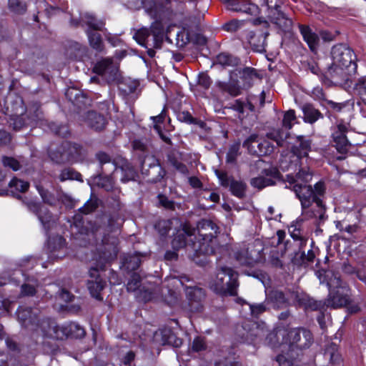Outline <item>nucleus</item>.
I'll list each match as a JSON object with an SVG mask.
<instances>
[{"label": "nucleus", "mask_w": 366, "mask_h": 366, "mask_svg": "<svg viewBox=\"0 0 366 366\" xmlns=\"http://www.w3.org/2000/svg\"><path fill=\"white\" fill-rule=\"evenodd\" d=\"M292 190L300 201L303 215L307 218L315 217L320 221L325 220V207L322 201L325 193L323 182H317L314 189L307 184L296 183L293 185Z\"/></svg>", "instance_id": "f257e3e1"}, {"label": "nucleus", "mask_w": 366, "mask_h": 366, "mask_svg": "<svg viewBox=\"0 0 366 366\" xmlns=\"http://www.w3.org/2000/svg\"><path fill=\"white\" fill-rule=\"evenodd\" d=\"M82 239L88 241L89 244H96L99 254V259L104 262H109L117 255L115 239L109 242V237L106 235L104 225L98 222L94 224L90 223L89 227L81 226L78 231Z\"/></svg>", "instance_id": "f03ea898"}, {"label": "nucleus", "mask_w": 366, "mask_h": 366, "mask_svg": "<svg viewBox=\"0 0 366 366\" xmlns=\"http://www.w3.org/2000/svg\"><path fill=\"white\" fill-rule=\"evenodd\" d=\"M196 230V242L189 244L194 251V261L197 264L203 263L195 258L200 255H209L215 252L217 246L216 236L219 232L217 225L210 219H202L198 222Z\"/></svg>", "instance_id": "7ed1b4c3"}, {"label": "nucleus", "mask_w": 366, "mask_h": 366, "mask_svg": "<svg viewBox=\"0 0 366 366\" xmlns=\"http://www.w3.org/2000/svg\"><path fill=\"white\" fill-rule=\"evenodd\" d=\"M130 9H139L143 8L145 13L154 19L151 25V32L154 39L162 35V26L160 19L169 9V0H120Z\"/></svg>", "instance_id": "20e7f679"}, {"label": "nucleus", "mask_w": 366, "mask_h": 366, "mask_svg": "<svg viewBox=\"0 0 366 366\" xmlns=\"http://www.w3.org/2000/svg\"><path fill=\"white\" fill-rule=\"evenodd\" d=\"M239 274L232 267L222 266L217 269L214 277L209 283L212 291L220 296H237Z\"/></svg>", "instance_id": "39448f33"}, {"label": "nucleus", "mask_w": 366, "mask_h": 366, "mask_svg": "<svg viewBox=\"0 0 366 366\" xmlns=\"http://www.w3.org/2000/svg\"><path fill=\"white\" fill-rule=\"evenodd\" d=\"M282 337V342L286 347L293 350L294 347L303 350L310 347L313 342L311 332L305 328H294L290 330L282 327L270 335V338Z\"/></svg>", "instance_id": "423d86ee"}, {"label": "nucleus", "mask_w": 366, "mask_h": 366, "mask_svg": "<svg viewBox=\"0 0 366 366\" xmlns=\"http://www.w3.org/2000/svg\"><path fill=\"white\" fill-rule=\"evenodd\" d=\"M17 320L21 325L29 330H40L44 335L49 334V319L40 320L37 310L21 306L16 311Z\"/></svg>", "instance_id": "0eeeda50"}, {"label": "nucleus", "mask_w": 366, "mask_h": 366, "mask_svg": "<svg viewBox=\"0 0 366 366\" xmlns=\"http://www.w3.org/2000/svg\"><path fill=\"white\" fill-rule=\"evenodd\" d=\"M330 274H331V272H326L325 276L329 277ZM327 285L330 291L327 305L334 308L346 305L348 302L347 290L342 285L340 277L337 274H332Z\"/></svg>", "instance_id": "6e6552de"}, {"label": "nucleus", "mask_w": 366, "mask_h": 366, "mask_svg": "<svg viewBox=\"0 0 366 366\" xmlns=\"http://www.w3.org/2000/svg\"><path fill=\"white\" fill-rule=\"evenodd\" d=\"M331 55L335 65L346 67L352 71H356L355 55L350 48L344 44L335 45L332 49Z\"/></svg>", "instance_id": "1a4fd4ad"}, {"label": "nucleus", "mask_w": 366, "mask_h": 366, "mask_svg": "<svg viewBox=\"0 0 366 366\" xmlns=\"http://www.w3.org/2000/svg\"><path fill=\"white\" fill-rule=\"evenodd\" d=\"M88 26L86 34L90 46L98 51L103 49V42L102 36L97 31H101L104 28V22L102 20H97L94 16L86 14L84 19H82Z\"/></svg>", "instance_id": "9d476101"}, {"label": "nucleus", "mask_w": 366, "mask_h": 366, "mask_svg": "<svg viewBox=\"0 0 366 366\" xmlns=\"http://www.w3.org/2000/svg\"><path fill=\"white\" fill-rule=\"evenodd\" d=\"M142 174L147 178V182L156 183L162 180L166 174L165 170L153 157H146L141 166Z\"/></svg>", "instance_id": "9b49d317"}, {"label": "nucleus", "mask_w": 366, "mask_h": 366, "mask_svg": "<svg viewBox=\"0 0 366 366\" xmlns=\"http://www.w3.org/2000/svg\"><path fill=\"white\" fill-rule=\"evenodd\" d=\"M248 152L254 155L264 156L271 154L274 147L268 139L259 138L257 134L250 135L243 143Z\"/></svg>", "instance_id": "f8f14e48"}, {"label": "nucleus", "mask_w": 366, "mask_h": 366, "mask_svg": "<svg viewBox=\"0 0 366 366\" xmlns=\"http://www.w3.org/2000/svg\"><path fill=\"white\" fill-rule=\"evenodd\" d=\"M355 72L350 71L346 67L335 65L334 61H332L331 66L324 73L323 76L328 83L342 86L347 84L350 76Z\"/></svg>", "instance_id": "ddd939ff"}, {"label": "nucleus", "mask_w": 366, "mask_h": 366, "mask_svg": "<svg viewBox=\"0 0 366 366\" xmlns=\"http://www.w3.org/2000/svg\"><path fill=\"white\" fill-rule=\"evenodd\" d=\"M196 239L197 235L195 229L186 224L184 225L182 230L178 232L174 237L172 244L174 249H179L186 247L188 251L194 253V251L192 249L189 244H192V242H196ZM189 255L194 259V254H189Z\"/></svg>", "instance_id": "4468645a"}, {"label": "nucleus", "mask_w": 366, "mask_h": 366, "mask_svg": "<svg viewBox=\"0 0 366 366\" xmlns=\"http://www.w3.org/2000/svg\"><path fill=\"white\" fill-rule=\"evenodd\" d=\"M49 329V334L47 335H51V331L53 330L56 333V337L57 338H63L64 336L72 338H82L86 334L84 329L76 322H70L60 327L51 321Z\"/></svg>", "instance_id": "2eb2a0df"}, {"label": "nucleus", "mask_w": 366, "mask_h": 366, "mask_svg": "<svg viewBox=\"0 0 366 366\" xmlns=\"http://www.w3.org/2000/svg\"><path fill=\"white\" fill-rule=\"evenodd\" d=\"M94 72L102 76L107 81H112L117 78L119 65L112 59L105 58L98 61L94 68Z\"/></svg>", "instance_id": "dca6fc26"}, {"label": "nucleus", "mask_w": 366, "mask_h": 366, "mask_svg": "<svg viewBox=\"0 0 366 366\" xmlns=\"http://www.w3.org/2000/svg\"><path fill=\"white\" fill-rule=\"evenodd\" d=\"M185 293L192 312H200L202 309V302L205 297L203 289L196 286H186Z\"/></svg>", "instance_id": "f3484780"}, {"label": "nucleus", "mask_w": 366, "mask_h": 366, "mask_svg": "<svg viewBox=\"0 0 366 366\" xmlns=\"http://www.w3.org/2000/svg\"><path fill=\"white\" fill-rule=\"evenodd\" d=\"M267 36V32L256 35L251 31H244L241 38L247 41L254 51L262 53L265 51L266 39Z\"/></svg>", "instance_id": "a211bd4d"}, {"label": "nucleus", "mask_w": 366, "mask_h": 366, "mask_svg": "<svg viewBox=\"0 0 366 366\" xmlns=\"http://www.w3.org/2000/svg\"><path fill=\"white\" fill-rule=\"evenodd\" d=\"M89 274L92 279L88 280V289L92 297L97 300H102L100 292L104 288L106 282L99 277L98 270L96 268H92L89 270Z\"/></svg>", "instance_id": "6ab92c4d"}, {"label": "nucleus", "mask_w": 366, "mask_h": 366, "mask_svg": "<svg viewBox=\"0 0 366 366\" xmlns=\"http://www.w3.org/2000/svg\"><path fill=\"white\" fill-rule=\"evenodd\" d=\"M228 10L242 12L249 14H254L257 11V6L251 3H247L245 0H221Z\"/></svg>", "instance_id": "aec40b11"}, {"label": "nucleus", "mask_w": 366, "mask_h": 366, "mask_svg": "<svg viewBox=\"0 0 366 366\" xmlns=\"http://www.w3.org/2000/svg\"><path fill=\"white\" fill-rule=\"evenodd\" d=\"M347 132V126L340 123L337 124V130L332 134L336 149L342 154L346 153L350 147V144L346 137Z\"/></svg>", "instance_id": "412c9836"}, {"label": "nucleus", "mask_w": 366, "mask_h": 366, "mask_svg": "<svg viewBox=\"0 0 366 366\" xmlns=\"http://www.w3.org/2000/svg\"><path fill=\"white\" fill-rule=\"evenodd\" d=\"M154 341L160 345H169L174 347H179L182 345V340L177 338L170 329L165 328L159 330L154 333Z\"/></svg>", "instance_id": "4be33fe9"}, {"label": "nucleus", "mask_w": 366, "mask_h": 366, "mask_svg": "<svg viewBox=\"0 0 366 366\" xmlns=\"http://www.w3.org/2000/svg\"><path fill=\"white\" fill-rule=\"evenodd\" d=\"M268 18L272 23L278 26L285 32L290 31L292 27V21L282 12L280 9H273L271 14H268Z\"/></svg>", "instance_id": "5701e85b"}, {"label": "nucleus", "mask_w": 366, "mask_h": 366, "mask_svg": "<svg viewBox=\"0 0 366 366\" xmlns=\"http://www.w3.org/2000/svg\"><path fill=\"white\" fill-rule=\"evenodd\" d=\"M43 119V114L41 111L36 109L34 112V116L31 118H29L26 120L24 115H16L11 117L9 124L16 131L20 130L22 127L26 125H29L33 123H37L41 121Z\"/></svg>", "instance_id": "b1692460"}, {"label": "nucleus", "mask_w": 366, "mask_h": 366, "mask_svg": "<svg viewBox=\"0 0 366 366\" xmlns=\"http://www.w3.org/2000/svg\"><path fill=\"white\" fill-rule=\"evenodd\" d=\"M299 28L304 41L307 44L311 51H316L320 42L317 34L313 32L308 26L299 25Z\"/></svg>", "instance_id": "393cba45"}, {"label": "nucleus", "mask_w": 366, "mask_h": 366, "mask_svg": "<svg viewBox=\"0 0 366 366\" xmlns=\"http://www.w3.org/2000/svg\"><path fill=\"white\" fill-rule=\"evenodd\" d=\"M86 124L96 131L102 130L106 125L104 117L96 112H88L84 117Z\"/></svg>", "instance_id": "a878e982"}, {"label": "nucleus", "mask_w": 366, "mask_h": 366, "mask_svg": "<svg viewBox=\"0 0 366 366\" xmlns=\"http://www.w3.org/2000/svg\"><path fill=\"white\" fill-rule=\"evenodd\" d=\"M311 150V142L305 137L300 136L292 148V153L298 158L307 157Z\"/></svg>", "instance_id": "bb28decb"}, {"label": "nucleus", "mask_w": 366, "mask_h": 366, "mask_svg": "<svg viewBox=\"0 0 366 366\" xmlns=\"http://www.w3.org/2000/svg\"><path fill=\"white\" fill-rule=\"evenodd\" d=\"M265 175H260L257 177H254L250 180V184L255 188L259 189H262L266 187L273 185L274 182L272 180V177H275L277 176L276 172L272 171H264Z\"/></svg>", "instance_id": "cd10ccee"}, {"label": "nucleus", "mask_w": 366, "mask_h": 366, "mask_svg": "<svg viewBox=\"0 0 366 366\" xmlns=\"http://www.w3.org/2000/svg\"><path fill=\"white\" fill-rule=\"evenodd\" d=\"M30 209L37 214L39 219L43 224L44 227L46 229H49L51 224L54 222V220L53 217L49 212L48 209L36 204H31Z\"/></svg>", "instance_id": "c85d7f7f"}, {"label": "nucleus", "mask_w": 366, "mask_h": 366, "mask_svg": "<svg viewBox=\"0 0 366 366\" xmlns=\"http://www.w3.org/2000/svg\"><path fill=\"white\" fill-rule=\"evenodd\" d=\"M301 109L304 114L303 119L307 123L313 124L323 118L322 114L310 104L302 105Z\"/></svg>", "instance_id": "c756f323"}, {"label": "nucleus", "mask_w": 366, "mask_h": 366, "mask_svg": "<svg viewBox=\"0 0 366 366\" xmlns=\"http://www.w3.org/2000/svg\"><path fill=\"white\" fill-rule=\"evenodd\" d=\"M228 187L234 196L239 199L245 197L247 187L243 182L232 179Z\"/></svg>", "instance_id": "7c9ffc66"}, {"label": "nucleus", "mask_w": 366, "mask_h": 366, "mask_svg": "<svg viewBox=\"0 0 366 366\" xmlns=\"http://www.w3.org/2000/svg\"><path fill=\"white\" fill-rule=\"evenodd\" d=\"M120 170L122 174L121 178V181L122 182L135 180V178L137 176V172L133 166L128 162L124 163L120 168Z\"/></svg>", "instance_id": "2f4dec72"}, {"label": "nucleus", "mask_w": 366, "mask_h": 366, "mask_svg": "<svg viewBox=\"0 0 366 366\" xmlns=\"http://www.w3.org/2000/svg\"><path fill=\"white\" fill-rule=\"evenodd\" d=\"M241 78L248 86H250L254 80L259 79V76L255 69L246 67L241 72Z\"/></svg>", "instance_id": "473e14b6"}, {"label": "nucleus", "mask_w": 366, "mask_h": 366, "mask_svg": "<svg viewBox=\"0 0 366 366\" xmlns=\"http://www.w3.org/2000/svg\"><path fill=\"white\" fill-rule=\"evenodd\" d=\"M9 186L11 193L15 195V192H25L29 189V184L27 182L14 178L9 182Z\"/></svg>", "instance_id": "72a5a7b5"}, {"label": "nucleus", "mask_w": 366, "mask_h": 366, "mask_svg": "<svg viewBox=\"0 0 366 366\" xmlns=\"http://www.w3.org/2000/svg\"><path fill=\"white\" fill-rule=\"evenodd\" d=\"M141 254L136 252L134 254H129L124 258V267L128 270L137 269L141 264Z\"/></svg>", "instance_id": "f704fd0d"}, {"label": "nucleus", "mask_w": 366, "mask_h": 366, "mask_svg": "<svg viewBox=\"0 0 366 366\" xmlns=\"http://www.w3.org/2000/svg\"><path fill=\"white\" fill-rule=\"evenodd\" d=\"M38 282L36 280H28L27 282L21 285L20 295L21 297L34 296L36 292Z\"/></svg>", "instance_id": "c9c22d12"}, {"label": "nucleus", "mask_w": 366, "mask_h": 366, "mask_svg": "<svg viewBox=\"0 0 366 366\" xmlns=\"http://www.w3.org/2000/svg\"><path fill=\"white\" fill-rule=\"evenodd\" d=\"M287 179L290 183L294 184L300 183L299 182H302V184H306L311 180L312 174L309 171L302 169L296 174L295 178L287 175Z\"/></svg>", "instance_id": "e433bc0d"}, {"label": "nucleus", "mask_w": 366, "mask_h": 366, "mask_svg": "<svg viewBox=\"0 0 366 366\" xmlns=\"http://www.w3.org/2000/svg\"><path fill=\"white\" fill-rule=\"evenodd\" d=\"M325 357L332 363H335L340 360V355L337 352V346L332 342L327 345L325 351Z\"/></svg>", "instance_id": "4c0bfd02"}, {"label": "nucleus", "mask_w": 366, "mask_h": 366, "mask_svg": "<svg viewBox=\"0 0 366 366\" xmlns=\"http://www.w3.org/2000/svg\"><path fill=\"white\" fill-rule=\"evenodd\" d=\"M240 143L236 142L232 144L227 153L226 162L229 164H234L236 162L237 157L240 154Z\"/></svg>", "instance_id": "58836bf2"}, {"label": "nucleus", "mask_w": 366, "mask_h": 366, "mask_svg": "<svg viewBox=\"0 0 366 366\" xmlns=\"http://www.w3.org/2000/svg\"><path fill=\"white\" fill-rule=\"evenodd\" d=\"M355 91L366 105V77L360 79L354 86Z\"/></svg>", "instance_id": "ea45409f"}, {"label": "nucleus", "mask_w": 366, "mask_h": 366, "mask_svg": "<svg viewBox=\"0 0 366 366\" xmlns=\"http://www.w3.org/2000/svg\"><path fill=\"white\" fill-rule=\"evenodd\" d=\"M98 205L99 199L92 196L91 198L84 203V206L79 208V211L83 214H87L94 211Z\"/></svg>", "instance_id": "a19ab883"}, {"label": "nucleus", "mask_w": 366, "mask_h": 366, "mask_svg": "<svg viewBox=\"0 0 366 366\" xmlns=\"http://www.w3.org/2000/svg\"><path fill=\"white\" fill-rule=\"evenodd\" d=\"M65 239L61 236H55L48 239V247L50 252H54L64 247Z\"/></svg>", "instance_id": "79ce46f5"}, {"label": "nucleus", "mask_w": 366, "mask_h": 366, "mask_svg": "<svg viewBox=\"0 0 366 366\" xmlns=\"http://www.w3.org/2000/svg\"><path fill=\"white\" fill-rule=\"evenodd\" d=\"M97 183L107 191H112L114 189V178L109 175L99 176Z\"/></svg>", "instance_id": "37998d69"}, {"label": "nucleus", "mask_w": 366, "mask_h": 366, "mask_svg": "<svg viewBox=\"0 0 366 366\" xmlns=\"http://www.w3.org/2000/svg\"><path fill=\"white\" fill-rule=\"evenodd\" d=\"M9 9L14 13L21 14L26 10V4L19 0H9Z\"/></svg>", "instance_id": "c03bdc74"}, {"label": "nucleus", "mask_w": 366, "mask_h": 366, "mask_svg": "<svg viewBox=\"0 0 366 366\" xmlns=\"http://www.w3.org/2000/svg\"><path fill=\"white\" fill-rule=\"evenodd\" d=\"M245 22L244 21H238L236 19H233L226 24H224L222 26L224 31L229 32H234L237 30L243 28L244 26Z\"/></svg>", "instance_id": "a18cd8bd"}, {"label": "nucleus", "mask_w": 366, "mask_h": 366, "mask_svg": "<svg viewBox=\"0 0 366 366\" xmlns=\"http://www.w3.org/2000/svg\"><path fill=\"white\" fill-rule=\"evenodd\" d=\"M96 157L102 167L103 165L108 164L110 167L109 170H117L115 164L111 161L110 157L105 152H99L96 154Z\"/></svg>", "instance_id": "49530a36"}, {"label": "nucleus", "mask_w": 366, "mask_h": 366, "mask_svg": "<svg viewBox=\"0 0 366 366\" xmlns=\"http://www.w3.org/2000/svg\"><path fill=\"white\" fill-rule=\"evenodd\" d=\"M280 328H277V329L270 332L266 337V340H265L266 344L268 345L272 348H277L279 347H286L285 343L282 342V337L270 338V335L272 333L276 332Z\"/></svg>", "instance_id": "de8ad7c7"}, {"label": "nucleus", "mask_w": 366, "mask_h": 366, "mask_svg": "<svg viewBox=\"0 0 366 366\" xmlns=\"http://www.w3.org/2000/svg\"><path fill=\"white\" fill-rule=\"evenodd\" d=\"M68 145V152L64 153V156H66V159L67 160H74L76 159L81 154L80 147L77 144H67Z\"/></svg>", "instance_id": "09e8293b"}, {"label": "nucleus", "mask_w": 366, "mask_h": 366, "mask_svg": "<svg viewBox=\"0 0 366 366\" xmlns=\"http://www.w3.org/2000/svg\"><path fill=\"white\" fill-rule=\"evenodd\" d=\"M296 120L295 112L290 109L285 113L282 126L287 129H290L292 127L293 122Z\"/></svg>", "instance_id": "8fccbe9b"}, {"label": "nucleus", "mask_w": 366, "mask_h": 366, "mask_svg": "<svg viewBox=\"0 0 366 366\" xmlns=\"http://www.w3.org/2000/svg\"><path fill=\"white\" fill-rule=\"evenodd\" d=\"M267 137L268 139L275 141L278 146H283L285 139L287 138V134H285L279 130H275L268 133Z\"/></svg>", "instance_id": "3c124183"}, {"label": "nucleus", "mask_w": 366, "mask_h": 366, "mask_svg": "<svg viewBox=\"0 0 366 366\" xmlns=\"http://www.w3.org/2000/svg\"><path fill=\"white\" fill-rule=\"evenodd\" d=\"M81 174L71 169H65L61 171L59 179L63 182L67 179H79Z\"/></svg>", "instance_id": "603ef678"}, {"label": "nucleus", "mask_w": 366, "mask_h": 366, "mask_svg": "<svg viewBox=\"0 0 366 366\" xmlns=\"http://www.w3.org/2000/svg\"><path fill=\"white\" fill-rule=\"evenodd\" d=\"M2 163L5 167H9L14 171H17L21 168V163L13 157H4Z\"/></svg>", "instance_id": "864d4df0"}, {"label": "nucleus", "mask_w": 366, "mask_h": 366, "mask_svg": "<svg viewBox=\"0 0 366 366\" xmlns=\"http://www.w3.org/2000/svg\"><path fill=\"white\" fill-rule=\"evenodd\" d=\"M247 257L245 259H243L242 257V254H239L237 257V259L241 262V264L249 265L253 262H256L259 259V255H254L252 252L249 253L248 249L245 252Z\"/></svg>", "instance_id": "5fc2aeb1"}, {"label": "nucleus", "mask_w": 366, "mask_h": 366, "mask_svg": "<svg viewBox=\"0 0 366 366\" xmlns=\"http://www.w3.org/2000/svg\"><path fill=\"white\" fill-rule=\"evenodd\" d=\"M36 188L45 203H47L49 204H52L54 203V197L48 191L45 190L39 184H36Z\"/></svg>", "instance_id": "6e6d98bb"}, {"label": "nucleus", "mask_w": 366, "mask_h": 366, "mask_svg": "<svg viewBox=\"0 0 366 366\" xmlns=\"http://www.w3.org/2000/svg\"><path fill=\"white\" fill-rule=\"evenodd\" d=\"M50 129L56 134L65 137L69 134L68 127L65 125H57L55 123H51L49 125Z\"/></svg>", "instance_id": "4d7b16f0"}, {"label": "nucleus", "mask_w": 366, "mask_h": 366, "mask_svg": "<svg viewBox=\"0 0 366 366\" xmlns=\"http://www.w3.org/2000/svg\"><path fill=\"white\" fill-rule=\"evenodd\" d=\"M137 87V83L135 81H129L127 83H122L119 89L126 95L134 93Z\"/></svg>", "instance_id": "13d9d810"}, {"label": "nucleus", "mask_w": 366, "mask_h": 366, "mask_svg": "<svg viewBox=\"0 0 366 366\" xmlns=\"http://www.w3.org/2000/svg\"><path fill=\"white\" fill-rule=\"evenodd\" d=\"M262 6L267 7L268 14H271L273 9H280L278 0H257Z\"/></svg>", "instance_id": "bf43d9fd"}, {"label": "nucleus", "mask_w": 366, "mask_h": 366, "mask_svg": "<svg viewBox=\"0 0 366 366\" xmlns=\"http://www.w3.org/2000/svg\"><path fill=\"white\" fill-rule=\"evenodd\" d=\"M206 349L204 339L201 337H197L194 339L192 345V350L193 352H200Z\"/></svg>", "instance_id": "052dcab7"}, {"label": "nucleus", "mask_w": 366, "mask_h": 366, "mask_svg": "<svg viewBox=\"0 0 366 366\" xmlns=\"http://www.w3.org/2000/svg\"><path fill=\"white\" fill-rule=\"evenodd\" d=\"M301 302L305 305V307L310 308L312 310H317L321 305V302H319L309 297H302Z\"/></svg>", "instance_id": "680f3d73"}, {"label": "nucleus", "mask_w": 366, "mask_h": 366, "mask_svg": "<svg viewBox=\"0 0 366 366\" xmlns=\"http://www.w3.org/2000/svg\"><path fill=\"white\" fill-rule=\"evenodd\" d=\"M251 314L254 317H258L260 314L266 311L267 307L264 303L249 305Z\"/></svg>", "instance_id": "e2e57ef3"}, {"label": "nucleus", "mask_w": 366, "mask_h": 366, "mask_svg": "<svg viewBox=\"0 0 366 366\" xmlns=\"http://www.w3.org/2000/svg\"><path fill=\"white\" fill-rule=\"evenodd\" d=\"M149 36V31L147 29H142L138 30L134 35V38L141 45H144L145 40Z\"/></svg>", "instance_id": "0e129e2a"}, {"label": "nucleus", "mask_w": 366, "mask_h": 366, "mask_svg": "<svg viewBox=\"0 0 366 366\" xmlns=\"http://www.w3.org/2000/svg\"><path fill=\"white\" fill-rule=\"evenodd\" d=\"M246 107H249L250 110H252L253 106L249 103H244L239 99L236 100L232 104V108L240 114H244V109Z\"/></svg>", "instance_id": "69168bd1"}, {"label": "nucleus", "mask_w": 366, "mask_h": 366, "mask_svg": "<svg viewBox=\"0 0 366 366\" xmlns=\"http://www.w3.org/2000/svg\"><path fill=\"white\" fill-rule=\"evenodd\" d=\"M140 277L134 273L132 275L131 279L127 283V290L131 291L136 290L139 287Z\"/></svg>", "instance_id": "338daca9"}, {"label": "nucleus", "mask_w": 366, "mask_h": 366, "mask_svg": "<svg viewBox=\"0 0 366 366\" xmlns=\"http://www.w3.org/2000/svg\"><path fill=\"white\" fill-rule=\"evenodd\" d=\"M155 227L162 236L166 235L170 229L169 222L165 220L159 221L156 224Z\"/></svg>", "instance_id": "774afa93"}]
</instances>
